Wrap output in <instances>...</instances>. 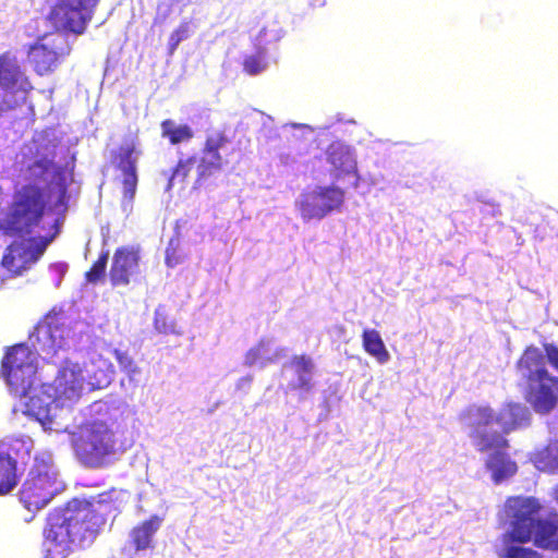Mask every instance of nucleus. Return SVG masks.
<instances>
[{
	"mask_svg": "<svg viewBox=\"0 0 558 558\" xmlns=\"http://www.w3.org/2000/svg\"><path fill=\"white\" fill-rule=\"evenodd\" d=\"M106 518L90 502L77 508L53 511L44 530L43 558H66L75 541H93L101 531Z\"/></svg>",
	"mask_w": 558,
	"mask_h": 558,
	"instance_id": "1",
	"label": "nucleus"
},
{
	"mask_svg": "<svg viewBox=\"0 0 558 558\" xmlns=\"http://www.w3.org/2000/svg\"><path fill=\"white\" fill-rule=\"evenodd\" d=\"M470 429L469 436L480 452L492 447L509 448L506 435L517 429L527 418L526 409L518 402H507L499 412L488 404H470L458 416Z\"/></svg>",
	"mask_w": 558,
	"mask_h": 558,
	"instance_id": "2",
	"label": "nucleus"
},
{
	"mask_svg": "<svg viewBox=\"0 0 558 558\" xmlns=\"http://www.w3.org/2000/svg\"><path fill=\"white\" fill-rule=\"evenodd\" d=\"M541 509L535 497H509L505 502V512L511 519L507 536L514 543L533 541L538 548L558 551V525L547 519H536Z\"/></svg>",
	"mask_w": 558,
	"mask_h": 558,
	"instance_id": "3",
	"label": "nucleus"
},
{
	"mask_svg": "<svg viewBox=\"0 0 558 558\" xmlns=\"http://www.w3.org/2000/svg\"><path fill=\"white\" fill-rule=\"evenodd\" d=\"M515 371L522 380L523 398L539 414H548L558 404V377L546 365L543 352L526 347L518 361Z\"/></svg>",
	"mask_w": 558,
	"mask_h": 558,
	"instance_id": "4",
	"label": "nucleus"
},
{
	"mask_svg": "<svg viewBox=\"0 0 558 558\" xmlns=\"http://www.w3.org/2000/svg\"><path fill=\"white\" fill-rule=\"evenodd\" d=\"M47 192L35 183L16 190L7 213L0 218V231L12 238H26L41 223L47 208Z\"/></svg>",
	"mask_w": 558,
	"mask_h": 558,
	"instance_id": "5",
	"label": "nucleus"
},
{
	"mask_svg": "<svg viewBox=\"0 0 558 558\" xmlns=\"http://www.w3.org/2000/svg\"><path fill=\"white\" fill-rule=\"evenodd\" d=\"M57 476L51 456L36 454L19 493L20 501L28 511L40 510L52 500L59 492Z\"/></svg>",
	"mask_w": 558,
	"mask_h": 558,
	"instance_id": "6",
	"label": "nucleus"
},
{
	"mask_svg": "<svg viewBox=\"0 0 558 558\" xmlns=\"http://www.w3.org/2000/svg\"><path fill=\"white\" fill-rule=\"evenodd\" d=\"M114 432L105 422L83 425L73 437L72 444L77 458L86 465L99 468L117 451Z\"/></svg>",
	"mask_w": 558,
	"mask_h": 558,
	"instance_id": "7",
	"label": "nucleus"
},
{
	"mask_svg": "<svg viewBox=\"0 0 558 558\" xmlns=\"http://www.w3.org/2000/svg\"><path fill=\"white\" fill-rule=\"evenodd\" d=\"M1 374L14 397L25 398L32 392L37 363L27 344L17 343L7 349L1 361Z\"/></svg>",
	"mask_w": 558,
	"mask_h": 558,
	"instance_id": "8",
	"label": "nucleus"
},
{
	"mask_svg": "<svg viewBox=\"0 0 558 558\" xmlns=\"http://www.w3.org/2000/svg\"><path fill=\"white\" fill-rule=\"evenodd\" d=\"M345 199L343 189L336 185H317L301 193L295 207L303 220H320L342 208Z\"/></svg>",
	"mask_w": 558,
	"mask_h": 558,
	"instance_id": "9",
	"label": "nucleus"
},
{
	"mask_svg": "<svg viewBox=\"0 0 558 558\" xmlns=\"http://www.w3.org/2000/svg\"><path fill=\"white\" fill-rule=\"evenodd\" d=\"M98 2L99 0H57L47 20L56 29L82 35L93 20Z\"/></svg>",
	"mask_w": 558,
	"mask_h": 558,
	"instance_id": "10",
	"label": "nucleus"
},
{
	"mask_svg": "<svg viewBox=\"0 0 558 558\" xmlns=\"http://www.w3.org/2000/svg\"><path fill=\"white\" fill-rule=\"evenodd\" d=\"M70 52L71 46L63 36H43L29 46L27 56L34 72L44 76L52 73Z\"/></svg>",
	"mask_w": 558,
	"mask_h": 558,
	"instance_id": "11",
	"label": "nucleus"
},
{
	"mask_svg": "<svg viewBox=\"0 0 558 558\" xmlns=\"http://www.w3.org/2000/svg\"><path fill=\"white\" fill-rule=\"evenodd\" d=\"M141 155L136 136L128 137L111 153V161L122 173V195L128 203L134 201L138 177L137 160Z\"/></svg>",
	"mask_w": 558,
	"mask_h": 558,
	"instance_id": "12",
	"label": "nucleus"
},
{
	"mask_svg": "<svg viewBox=\"0 0 558 558\" xmlns=\"http://www.w3.org/2000/svg\"><path fill=\"white\" fill-rule=\"evenodd\" d=\"M68 329L58 315H47L45 320L35 326L28 341L38 354L53 357L66 345Z\"/></svg>",
	"mask_w": 558,
	"mask_h": 558,
	"instance_id": "13",
	"label": "nucleus"
},
{
	"mask_svg": "<svg viewBox=\"0 0 558 558\" xmlns=\"http://www.w3.org/2000/svg\"><path fill=\"white\" fill-rule=\"evenodd\" d=\"M229 143L230 140L228 135L221 130L213 131L206 135L202 148V157L196 167V183L201 184L222 169L225 160L220 154V149Z\"/></svg>",
	"mask_w": 558,
	"mask_h": 558,
	"instance_id": "14",
	"label": "nucleus"
},
{
	"mask_svg": "<svg viewBox=\"0 0 558 558\" xmlns=\"http://www.w3.org/2000/svg\"><path fill=\"white\" fill-rule=\"evenodd\" d=\"M140 248L134 246H120L112 256L109 270V280L112 287H125L132 278L140 272Z\"/></svg>",
	"mask_w": 558,
	"mask_h": 558,
	"instance_id": "15",
	"label": "nucleus"
},
{
	"mask_svg": "<svg viewBox=\"0 0 558 558\" xmlns=\"http://www.w3.org/2000/svg\"><path fill=\"white\" fill-rule=\"evenodd\" d=\"M83 385L84 376L78 365L65 364L47 386L58 400H75L81 396Z\"/></svg>",
	"mask_w": 558,
	"mask_h": 558,
	"instance_id": "16",
	"label": "nucleus"
},
{
	"mask_svg": "<svg viewBox=\"0 0 558 558\" xmlns=\"http://www.w3.org/2000/svg\"><path fill=\"white\" fill-rule=\"evenodd\" d=\"M50 171L58 187V204L66 205L69 187L66 170L62 166L54 165V154L43 155L27 166V172L34 180L44 179Z\"/></svg>",
	"mask_w": 558,
	"mask_h": 558,
	"instance_id": "17",
	"label": "nucleus"
},
{
	"mask_svg": "<svg viewBox=\"0 0 558 558\" xmlns=\"http://www.w3.org/2000/svg\"><path fill=\"white\" fill-rule=\"evenodd\" d=\"M0 86L7 92L23 94L33 88L16 57L10 51L0 54Z\"/></svg>",
	"mask_w": 558,
	"mask_h": 558,
	"instance_id": "18",
	"label": "nucleus"
},
{
	"mask_svg": "<svg viewBox=\"0 0 558 558\" xmlns=\"http://www.w3.org/2000/svg\"><path fill=\"white\" fill-rule=\"evenodd\" d=\"M326 155L327 161L332 168L333 178L336 180L345 177L353 178V187H359L361 177L357 171V162L351 149L341 144H331L328 146Z\"/></svg>",
	"mask_w": 558,
	"mask_h": 558,
	"instance_id": "19",
	"label": "nucleus"
},
{
	"mask_svg": "<svg viewBox=\"0 0 558 558\" xmlns=\"http://www.w3.org/2000/svg\"><path fill=\"white\" fill-rule=\"evenodd\" d=\"M23 413L29 417H34L43 426L51 425L53 416L51 414V405L58 401L47 385H43L39 389H33L26 397Z\"/></svg>",
	"mask_w": 558,
	"mask_h": 558,
	"instance_id": "20",
	"label": "nucleus"
},
{
	"mask_svg": "<svg viewBox=\"0 0 558 558\" xmlns=\"http://www.w3.org/2000/svg\"><path fill=\"white\" fill-rule=\"evenodd\" d=\"M13 441L0 442V497L11 494L20 483L19 463L12 456Z\"/></svg>",
	"mask_w": 558,
	"mask_h": 558,
	"instance_id": "21",
	"label": "nucleus"
},
{
	"mask_svg": "<svg viewBox=\"0 0 558 558\" xmlns=\"http://www.w3.org/2000/svg\"><path fill=\"white\" fill-rule=\"evenodd\" d=\"M508 448L492 447L486 459V468L492 472L493 481L498 484L501 481L513 476L518 471V465L507 453Z\"/></svg>",
	"mask_w": 558,
	"mask_h": 558,
	"instance_id": "22",
	"label": "nucleus"
},
{
	"mask_svg": "<svg viewBox=\"0 0 558 558\" xmlns=\"http://www.w3.org/2000/svg\"><path fill=\"white\" fill-rule=\"evenodd\" d=\"M29 256L24 243L14 242L5 248L1 265L11 276H20L33 265Z\"/></svg>",
	"mask_w": 558,
	"mask_h": 558,
	"instance_id": "23",
	"label": "nucleus"
},
{
	"mask_svg": "<svg viewBox=\"0 0 558 558\" xmlns=\"http://www.w3.org/2000/svg\"><path fill=\"white\" fill-rule=\"evenodd\" d=\"M163 519L158 514L150 515L147 520L135 525L131 533V543L136 551H143L151 547L153 537L160 529Z\"/></svg>",
	"mask_w": 558,
	"mask_h": 558,
	"instance_id": "24",
	"label": "nucleus"
},
{
	"mask_svg": "<svg viewBox=\"0 0 558 558\" xmlns=\"http://www.w3.org/2000/svg\"><path fill=\"white\" fill-rule=\"evenodd\" d=\"M535 468L544 473L558 474V439L549 440L533 453Z\"/></svg>",
	"mask_w": 558,
	"mask_h": 558,
	"instance_id": "25",
	"label": "nucleus"
},
{
	"mask_svg": "<svg viewBox=\"0 0 558 558\" xmlns=\"http://www.w3.org/2000/svg\"><path fill=\"white\" fill-rule=\"evenodd\" d=\"M362 345L364 351L384 364L390 359V354L376 329H365L362 332Z\"/></svg>",
	"mask_w": 558,
	"mask_h": 558,
	"instance_id": "26",
	"label": "nucleus"
},
{
	"mask_svg": "<svg viewBox=\"0 0 558 558\" xmlns=\"http://www.w3.org/2000/svg\"><path fill=\"white\" fill-rule=\"evenodd\" d=\"M161 135L168 138L172 145L189 142L193 138L194 132L187 124L175 125V123L166 119L160 123Z\"/></svg>",
	"mask_w": 558,
	"mask_h": 558,
	"instance_id": "27",
	"label": "nucleus"
},
{
	"mask_svg": "<svg viewBox=\"0 0 558 558\" xmlns=\"http://www.w3.org/2000/svg\"><path fill=\"white\" fill-rule=\"evenodd\" d=\"M197 159L195 156H190L185 159H180L174 167L171 177L169 178V186H172L175 181L179 183L185 182L192 170L194 169V166L196 163Z\"/></svg>",
	"mask_w": 558,
	"mask_h": 558,
	"instance_id": "28",
	"label": "nucleus"
},
{
	"mask_svg": "<svg viewBox=\"0 0 558 558\" xmlns=\"http://www.w3.org/2000/svg\"><path fill=\"white\" fill-rule=\"evenodd\" d=\"M58 230L53 233L39 238H31L27 246V253L32 257V263L35 264L45 253L48 245L52 242Z\"/></svg>",
	"mask_w": 558,
	"mask_h": 558,
	"instance_id": "29",
	"label": "nucleus"
},
{
	"mask_svg": "<svg viewBox=\"0 0 558 558\" xmlns=\"http://www.w3.org/2000/svg\"><path fill=\"white\" fill-rule=\"evenodd\" d=\"M108 258H109V252L108 251H105V252H102L99 255L97 260H95L93 263V265L89 268V270H87L85 272V280L87 282H89V283H97L98 281H100L105 277Z\"/></svg>",
	"mask_w": 558,
	"mask_h": 558,
	"instance_id": "30",
	"label": "nucleus"
},
{
	"mask_svg": "<svg viewBox=\"0 0 558 558\" xmlns=\"http://www.w3.org/2000/svg\"><path fill=\"white\" fill-rule=\"evenodd\" d=\"M242 64L243 71L248 75L253 76L262 73L267 68L264 51L245 57Z\"/></svg>",
	"mask_w": 558,
	"mask_h": 558,
	"instance_id": "31",
	"label": "nucleus"
},
{
	"mask_svg": "<svg viewBox=\"0 0 558 558\" xmlns=\"http://www.w3.org/2000/svg\"><path fill=\"white\" fill-rule=\"evenodd\" d=\"M501 558H543V555L529 547L509 546Z\"/></svg>",
	"mask_w": 558,
	"mask_h": 558,
	"instance_id": "32",
	"label": "nucleus"
},
{
	"mask_svg": "<svg viewBox=\"0 0 558 558\" xmlns=\"http://www.w3.org/2000/svg\"><path fill=\"white\" fill-rule=\"evenodd\" d=\"M155 329L162 335L179 333L175 330V323L170 320L163 313L156 311L154 318Z\"/></svg>",
	"mask_w": 558,
	"mask_h": 558,
	"instance_id": "33",
	"label": "nucleus"
},
{
	"mask_svg": "<svg viewBox=\"0 0 558 558\" xmlns=\"http://www.w3.org/2000/svg\"><path fill=\"white\" fill-rule=\"evenodd\" d=\"M291 364L295 367L296 374L310 375L314 368L312 359L305 354L294 355L291 359Z\"/></svg>",
	"mask_w": 558,
	"mask_h": 558,
	"instance_id": "34",
	"label": "nucleus"
},
{
	"mask_svg": "<svg viewBox=\"0 0 558 558\" xmlns=\"http://www.w3.org/2000/svg\"><path fill=\"white\" fill-rule=\"evenodd\" d=\"M114 356L118 361V364H119L121 371H123L128 375H132V374L136 373V371H137L136 365H135L133 359L126 352L116 350Z\"/></svg>",
	"mask_w": 558,
	"mask_h": 558,
	"instance_id": "35",
	"label": "nucleus"
},
{
	"mask_svg": "<svg viewBox=\"0 0 558 558\" xmlns=\"http://www.w3.org/2000/svg\"><path fill=\"white\" fill-rule=\"evenodd\" d=\"M189 34V24L182 23L180 26L172 32V34L169 37V45L170 50L173 51L177 49L178 45L181 43V40L185 39Z\"/></svg>",
	"mask_w": 558,
	"mask_h": 558,
	"instance_id": "36",
	"label": "nucleus"
},
{
	"mask_svg": "<svg viewBox=\"0 0 558 558\" xmlns=\"http://www.w3.org/2000/svg\"><path fill=\"white\" fill-rule=\"evenodd\" d=\"M543 349L545 361L558 371V347L555 343H544Z\"/></svg>",
	"mask_w": 558,
	"mask_h": 558,
	"instance_id": "37",
	"label": "nucleus"
},
{
	"mask_svg": "<svg viewBox=\"0 0 558 558\" xmlns=\"http://www.w3.org/2000/svg\"><path fill=\"white\" fill-rule=\"evenodd\" d=\"M299 379L298 383L291 385L292 390H304L310 391L313 387L312 379L310 375L298 374Z\"/></svg>",
	"mask_w": 558,
	"mask_h": 558,
	"instance_id": "38",
	"label": "nucleus"
},
{
	"mask_svg": "<svg viewBox=\"0 0 558 558\" xmlns=\"http://www.w3.org/2000/svg\"><path fill=\"white\" fill-rule=\"evenodd\" d=\"M181 260L180 255L177 254L175 247L168 246L166 250V264L169 267L177 266Z\"/></svg>",
	"mask_w": 558,
	"mask_h": 558,
	"instance_id": "39",
	"label": "nucleus"
},
{
	"mask_svg": "<svg viewBox=\"0 0 558 558\" xmlns=\"http://www.w3.org/2000/svg\"><path fill=\"white\" fill-rule=\"evenodd\" d=\"M20 106V102L16 99H5L3 98L0 101V114L7 111H11L16 109Z\"/></svg>",
	"mask_w": 558,
	"mask_h": 558,
	"instance_id": "40",
	"label": "nucleus"
},
{
	"mask_svg": "<svg viewBox=\"0 0 558 558\" xmlns=\"http://www.w3.org/2000/svg\"><path fill=\"white\" fill-rule=\"evenodd\" d=\"M551 497L558 504V484L554 486Z\"/></svg>",
	"mask_w": 558,
	"mask_h": 558,
	"instance_id": "41",
	"label": "nucleus"
}]
</instances>
